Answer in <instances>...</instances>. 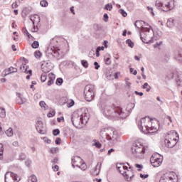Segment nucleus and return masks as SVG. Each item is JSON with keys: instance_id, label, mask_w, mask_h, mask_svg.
Returning a JSON list of instances; mask_svg holds the SVG:
<instances>
[{"instance_id": "nucleus-50", "label": "nucleus", "mask_w": 182, "mask_h": 182, "mask_svg": "<svg viewBox=\"0 0 182 182\" xmlns=\"http://www.w3.org/2000/svg\"><path fill=\"white\" fill-rule=\"evenodd\" d=\"M94 66H95V69H96L97 70L99 69V68H100V65H99L98 62H95Z\"/></svg>"}, {"instance_id": "nucleus-63", "label": "nucleus", "mask_w": 182, "mask_h": 182, "mask_svg": "<svg viewBox=\"0 0 182 182\" xmlns=\"http://www.w3.org/2000/svg\"><path fill=\"white\" fill-rule=\"evenodd\" d=\"M94 29H95L96 31H98L99 25L98 24H94Z\"/></svg>"}, {"instance_id": "nucleus-14", "label": "nucleus", "mask_w": 182, "mask_h": 182, "mask_svg": "<svg viewBox=\"0 0 182 182\" xmlns=\"http://www.w3.org/2000/svg\"><path fill=\"white\" fill-rule=\"evenodd\" d=\"M164 182H174L176 180V173L169 172L164 175V178L162 179Z\"/></svg>"}, {"instance_id": "nucleus-16", "label": "nucleus", "mask_w": 182, "mask_h": 182, "mask_svg": "<svg viewBox=\"0 0 182 182\" xmlns=\"http://www.w3.org/2000/svg\"><path fill=\"white\" fill-rule=\"evenodd\" d=\"M129 168L127 166L124 165V164H117V170H118L120 173V174H122V176H124V173H126V171Z\"/></svg>"}, {"instance_id": "nucleus-59", "label": "nucleus", "mask_w": 182, "mask_h": 182, "mask_svg": "<svg viewBox=\"0 0 182 182\" xmlns=\"http://www.w3.org/2000/svg\"><path fill=\"white\" fill-rule=\"evenodd\" d=\"M53 170L54 171H58V170H59V166L55 165L54 166H53Z\"/></svg>"}, {"instance_id": "nucleus-32", "label": "nucleus", "mask_w": 182, "mask_h": 182, "mask_svg": "<svg viewBox=\"0 0 182 182\" xmlns=\"http://www.w3.org/2000/svg\"><path fill=\"white\" fill-rule=\"evenodd\" d=\"M143 89H146V92H149L151 87L149 85V83L145 82L143 85Z\"/></svg>"}, {"instance_id": "nucleus-36", "label": "nucleus", "mask_w": 182, "mask_h": 182, "mask_svg": "<svg viewBox=\"0 0 182 182\" xmlns=\"http://www.w3.org/2000/svg\"><path fill=\"white\" fill-rule=\"evenodd\" d=\"M17 97H18V99H20L21 102H19L20 105H23V103L25 102V101L23 100V99L22 98V97H21V93H17Z\"/></svg>"}, {"instance_id": "nucleus-35", "label": "nucleus", "mask_w": 182, "mask_h": 182, "mask_svg": "<svg viewBox=\"0 0 182 182\" xmlns=\"http://www.w3.org/2000/svg\"><path fill=\"white\" fill-rule=\"evenodd\" d=\"M105 9L107 11H110L111 9H113V6L111 4H107L105 5Z\"/></svg>"}, {"instance_id": "nucleus-20", "label": "nucleus", "mask_w": 182, "mask_h": 182, "mask_svg": "<svg viewBox=\"0 0 182 182\" xmlns=\"http://www.w3.org/2000/svg\"><path fill=\"white\" fill-rule=\"evenodd\" d=\"M6 76V75H11V73H16L18 72V68L10 67L8 70H5Z\"/></svg>"}, {"instance_id": "nucleus-3", "label": "nucleus", "mask_w": 182, "mask_h": 182, "mask_svg": "<svg viewBox=\"0 0 182 182\" xmlns=\"http://www.w3.org/2000/svg\"><path fill=\"white\" fill-rule=\"evenodd\" d=\"M89 120V117L87 116V114L83 113V114H79L77 112H74L72 114L71 121L77 129H82L86 123H87V121Z\"/></svg>"}, {"instance_id": "nucleus-33", "label": "nucleus", "mask_w": 182, "mask_h": 182, "mask_svg": "<svg viewBox=\"0 0 182 182\" xmlns=\"http://www.w3.org/2000/svg\"><path fill=\"white\" fill-rule=\"evenodd\" d=\"M56 85L58 86H60L63 83V79L62 78H58L55 82Z\"/></svg>"}, {"instance_id": "nucleus-54", "label": "nucleus", "mask_w": 182, "mask_h": 182, "mask_svg": "<svg viewBox=\"0 0 182 182\" xmlns=\"http://www.w3.org/2000/svg\"><path fill=\"white\" fill-rule=\"evenodd\" d=\"M108 20H109V16L107 15V14H104V21H105V22H107Z\"/></svg>"}, {"instance_id": "nucleus-48", "label": "nucleus", "mask_w": 182, "mask_h": 182, "mask_svg": "<svg viewBox=\"0 0 182 182\" xmlns=\"http://www.w3.org/2000/svg\"><path fill=\"white\" fill-rule=\"evenodd\" d=\"M80 168H81V170H82V171L86 170V168H87L86 164L85 163H82L81 164V166H80Z\"/></svg>"}, {"instance_id": "nucleus-40", "label": "nucleus", "mask_w": 182, "mask_h": 182, "mask_svg": "<svg viewBox=\"0 0 182 182\" xmlns=\"http://www.w3.org/2000/svg\"><path fill=\"white\" fill-rule=\"evenodd\" d=\"M92 146H95V147H97V149H100V147H102V144H100V142L97 141L95 142L94 144H92Z\"/></svg>"}, {"instance_id": "nucleus-37", "label": "nucleus", "mask_w": 182, "mask_h": 182, "mask_svg": "<svg viewBox=\"0 0 182 182\" xmlns=\"http://www.w3.org/2000/svg\"><path fill=\"white\" fill-rule=\"evenodd\" d=\"M48 77H49L50 80H55L56 76H55V74H53V73H50L48 75Z\"/></svg>"}, {"instance_id": "nucleus-31", "label": "nucleus", "mask_w": 182, "mask_h": 182, "mask_svg": "<svg viewBox=\"0 0 182 182\" xmlns=\"http://www.w3.org/2000/svg\"><path fill=\"white\" fill-rule=\"evenodd\" d=\"M31 46L33 49H38L39 48V42L38 41H34L32 44Z\"/></svg>"}, {"instance_id": "nucleus-30", "label": "nucleus", "mask_w": 182, "mask_h": 182, "mask_svg": "<svg viewBox=\"0 0 182 182\" xmlns=\"http://www.w3.org/2000/svg\"><path fill=\"white\" fill-rule=\"evenodd\" d=\"M40 106L44 110H46V109H48V105H46V103L44 101H41L40 102Z\"/></svg>"}, {"instance_id": "nucleus-9", "label": "nucleus", "mask_w": 182, "mask_h": 182, "mask_svg": "<svg viewBox=\"0 0 182 182\" xmlns=\"http://www.w3.org/2000/svg\"><path fill=\"white\" fill-rule=\"evenodd\" d=\"M150 161L153 167H160L163 163V157L159 154H155L151 156Z\"/></svg>"}, {"instance_id": "nucleus-64", "label": "nucleus", "mask_w": 182, "mask_h": 182, "mask_svg": "<svg viewBox=\"0 0 182 182\" xmlns=\"http://www.w3.org/2000/svg\"><path fill=\"white\" fill-rule=\"evenodd\" d=\"M135 95H139V96H143L144 93L143 92H139L137 91H135Z\"/></svg>"}, {"instance_id": "nucleus-8", "label": "nucleus", "mask_w": 182, "mask_h": 182, "mask_svg": "<svg viewBox=\"0 0 182 182\" xmlns=\"http://www.w3.org/2000/svg\"><path fill=\"white\" fill-rule=\"evenodd\" d=\"M132 153L134 154L136 157H140V154H144L146 149L140 144H134L131 148Z\"/></svg>"}, {"instance_id": "nucleus-10", "label": "nucleus", "mask_w": 182, "mask_h": 182, "mask_svg": "<svg viewBox=\"0 0 182 182\" xmlns=\"http://www.w3.org/2000/svg\"><path fill=\"white\" fill-rule=\"evenodd\" d=\"M107 139L110 140L112 143L117 141V131L113 128H109L107 129Z\"/></svg>"}, {"instance_id": "nucleus-42", "label": "nucleus", "mask_w": 182, "mask_h": 182, "mask_svg": "<svg viewBox=\"0 0 182 182\" xmlns=\"http://www.w3.org/2000/svg\"><path fill=\"white\" fill-rule=\"evenodd\" d=\"M43 140L45 143H47V144H50V139H49L48 137L45 136L43 138Z\"/></svg>"}, {"instance_id": "nucleus-60", "label": "nucleus", "mask_w": 182, "mask_h": 182, "mask_svg": "<svg viewBox=\"0 0 182 182\" xmlns=\"http://www.w3.org/2000/svg\"><path fill=\"white\" fill-rule=\"evenodd\" d=\"M18 6V4H16V2H14L12 4L11 7L15 9V8H16Z\"/></svg>"}, {"instance_id": "nucleus-21", "label": "nucleus", "mask_w": 182, "mask_h": 182, "mask_svg": "<svg viewBox=\"0 0 182 182\" xmlns=\"http://www.w3.org/2000/svg\"><path fill=\"white\" fill-rule=\"evenodd\" d=\"M175 20L173 18H168L166 25L168 28H174L176 23H174Z\"/></svg>"}, {"instance_id": "nucleus-18", "label": "nucleus", "mask_w": 182, "mask_h": 182, "mask_svg": "<svg viewBox=\"0 0 182 182\" xmlns=\"http://www.w3.org/2000/svg\"><path fill=\"white\" fill-rule=\"evenodd\" d=\"M36 130L40 133V134H45V127H43V123L41 121H38L36 125Z\"/></svg>"}, {"instance_id": "nucleus-26", "label": "nucleus", "mask_w": 182, "mask_h": 182, "mask_svg": "<svg viewBox=\"0 0 182 182\" xmlns=\"http://www.w3.org/2000/svg\"><path fill=\"white\" fill-rule=\"evenodd\" d=\"M81 65L85 68V69H87L89 68V63H87V60H82Z\"/></svg>"}, {"instance_id": "nucleus-25", "label": "nucleus", "mask_w": 182, "mask_h": 182, "mask_svg": "<svg viewBox=\"0 0 182 182\" xmlns=\"http://www.w3.org/2000/svg\"><path fill=\"white\" fill-rule=\"evenodd\" d=\"M20 70H21V72H23V73H26V71L28 70V65H26V64H22L20 66Z\"/></svg>"}, {"instance_id": "nucleus-17", "label": "nucleus", "mask_w": 182, "mask_h": 182, "mask_svg": "<svg viewBox=\"0 0 182 182\" xmlns=\"http://www.w3.org/2000/svg\"><path fill=\"white\" fill-rule=\"evenodd\" d=\"M132 167H129L126 171L124 177H125L126 180L127 181H130L132 178H133V176H134V173L131 170Z\"/></svg>"}, {"instance_id": "nucleus-24", "label": "nucleus", "mask_w": 182, "mask_h": 182, "mask_svg": "<svg viewBox=\"0 0 182 182\" xmlns=\"http://www.w3.org/2000/svg\"><path fill=\"white\" fill-rule=\"evenodd\" d=\"M6 136H8V137H12V136H14V130L12 129V128H9V129H7L6 131Z\"/></svg>"}, {"instance_id": "nucleus-13", "label": "nucleus", "mask_w": 182, "mask_h": 182, "mask_svg": "<svg viewBox=\"0 0 182 182\" xmlns=\"http://www.w3.org/2000/svg\"><path fill=\"white\" fill-rule=\"evenodd\" d=\"M48 56H53V58H59L60 55V49H58L55 47L50 48L47 50Z\"/></svg>"}, {"instance_id": "nucleus-15", "label": "nucleus", "mask_w": 182, "mask_h": 182, "mask_svg": "<svg viewBox=\"0 0 182 182\" xmlns=\"http://www.w3.org/2000/svg\"><path fill=\"white\" fill-rule=\"evenodd\" d=\"M80 163H82V159L80 157L74 156L72 158V166L73 167V168H75V166L80 168Z\"/></svg>"}, {"instance_id": "nucleus-12", "label": "nucleus", "mask_w": 182, "mask_h": 182, "mask_svg": "<svg viewBox=\"0 0 182 182\" xmlns=\"http://www.w3.org/2000/svg\"><path fill=\"white\" fill-rule=\"evenodd\" d=\"M52 69H53V65L50 61H44L41 64V70L43 73H49Z\"/></svg>"}, {"instance_id": "nucleus-11", "label": "nucleus", "mask_w": 182, "mask_h": 182, "mask_svg": "<svg viewBox=\"0 0 182 182\" xmlns=\"http://www.w3.org/2000/svg\"><path fill=\"white\" fill-rule=\"evenodd\" d=\"M18 175L13 172L9 171L5 174V182H18Z\"/></svg>"}, {"instance_id": "nucleus-29", "label": "nucleus", "mask_w": 182, "mask_h": 182, "mask_svg": "<svg viewBox=\"0 0 182 182\" xmlns=\"http://www.w3.org/2000/svg\"><path fill=\"white\" fill-rule=\"evenodd\" d=\"M34 56L36 58V59H39L42 57V53H41L39 50H37L34 53Z\"/></svg>"}, {"instance_id": "nucleus-4", "label": "nucleus", "mask_w": 182, "mask_h": 182, "mask_svg": "<svg viewBox=\"0 0 182 182\" xmlns=\"http://www.w3.org/2000/svg\"><path fill=\"white\" fill-rule=\"evenodd\" d=\"M138 127L143 133H149L151 130H157L156 127L151 125V119L149 117L141 119Z\"/></svg>"}, {"instance_id": "nucleus-46", "label": "nucleus", "mask_w": 182, "mask_h": 182, "mask_svg": "<svg viewBox=\"0 0 182 182\" xmlns=\"http://www.w3.org/2000/svg\"><path fill=\"white\" fill-rule=\"evenodd\" d=\"M35 18H39V16L35 15V16L30 17V19H31V22H33V23H35Z\"/></svg>"}, {"instance_id": "nucleus-47", "label": "nucleus", "mask_w": 182, "mask_h": 182, "mask_svg": "<svg viewBox=\"0 0 182 182\" xmlns=\"http://www.w3.org/2000/svg\"><path fill=\"white\" fill-rule=\"evenodd\" d=\"M148 11L151 14L152 16H154V11H153V9L150 6L146 7Z\"/></svg>"}, {"instance_id": "nucleus-2", "label": "nucleus", "mask_w": 182, "mask_h": 182, "mask_svg": "<svg viewBox=\"0 0 182 182\" xmlns=\"http://www.w3.org/2000/svg\"><path fill=\"white\" fill-rule=\"evenodd\" d=\"M103 114L107 119H126L127 115L123 112L120 107H105Z\"/></svg>"}, {"instance_id": "nucleus-7", "label": "nucleus", "mask_w": 182, "mask_h": 182, "mask_svg": "<svg viewBox=\"0 0 182 182\" xmlns=\"http://www.w3.org/2000/svg\"><path fill=\"white\" fill-rule=\"evenodd\" d=\"M155 5L157 8H161L164 12H168L171 9L170 0H156Z\"/></svg>"}, {"instance_id": "nucleus-39", "label": "nucleus", "mask_w": 182, "mask_h": 182, "mask_svg": "<svg viewBox=\"0 0 182 182\" xmlns=\"http://www.w3.org/2000/svg\"><path fill=\"white\" fill-rule=\"evenodd\" d=\"M119 13L124 16V18H126L127 16V13L124 11L122 9H119Z\"/></svg>"}, {"instance_id": "nucleus-23", "label": "nucleus", "mask_w": 182, "mask_h": 182, "mask_svg": "<svg viewBox=\"0 0 182 182\" xmlns=\"http://www.w3.org/2000/svg\"><path fill=\"white\" fill-rule=\"evenodd\" d=\"M6 117V111L5 110V108H0V117L1 119H5Z\"/></svg>"}, {"instance_id": "nucleus-6", "label": "nucleus", "mask_w": 182, "mask_h": 182, "mask_svg": "<svg viewBox=\"0 0 182 182\" xmlns=\"http://www.w3.org/2000/svg\"><path fill=\"white\" fill-rule=\"evenodd\" d=\"M95 93H96V88L94 85L90 84L85 87L84 95L87 102H92L95 99Z\"/></svg>"}, {"instance_id": "nucleus-5", "label": "nucleus", "mask_w": 182, "mask_h": 182, "mask_svg": "<svg viewBox=\"0 0 182 182\" xmlns=\"http://www.w3.org/2000/svg\"><path fill=\"white\" fill-rule=\"evenodd\" d=\"M176 136H178L177 132L174 131L169 132L165 138V146L168 149H173V147L177 144Z\"/></svg>"}, {"instance_id": "nucleus-56", "label": "nucleus", "mask_w": 182, "mask_h": 182, "mask_svg": "<svg viewBox=\"0 0 182 182\" xmlns=\"http://www.w3.org/2000/svg\"><path fill=\"white\" fill-rule=\"evenodd\" d=\"M140 177H141V178L145 179V178H147L149 177V174H145L144 175V174L141 173Z\"/></svg>"}, {"instance_id": "nucleus-1", "label": "nucleus", "mask_w": 182, "mask_h": 182, "mask_svg": "<svg viewBox=\"0 0 182 182\" xmlns=\"http://www.w3.org/2000/svg\"><path fill=\"white\" fill-rule=\"evenodd\" d=\"M144 23L145 26H149V24H146V22L143 21H136L134 23L136 28L141 27L140 38L144 43H150L154 39V31L153 28L143 26Z\"/></svg>"}, {"instance_id": "nucleus-43", "label": "nucleus", "mask_w": 182, "mask_h": 182, "mask_svg": "<svg viewBox=\"0 0 182 182\" xmlns=\"http://www.w3.org/2000/svg\"><path fill=\"white\" fill-rule=\"evenodd\" d=\"M41 82H46V75L42 74L41 76Z\"/></svg>"}, {"instance_id": "nucleus-45", "label": "nucleus", "mask_w": 182, "mask_h": 182, "mask_svg": "<svg viewBox=\"0 0 182 182\" xmlns=\"http://www.w3.org/2000/svg\"><path fill=\"white\" fill-rule=\"evenodd\" d=\"M125 85L127 87H130V86H132V83L129 82V78L125 79Z\"/></svg>"}, {"instance_id": "nucleus-22", "label": "nucleus", "mask_w": 182, "mask_h": 182, "mask_svg": "<svg viewBox=\"0 0 182 182\" xmlns=\"http://www.w3.org/2000/svg\"><path fill=\"white\" fill-rule=\"evenodd\" d=\"M28 182H38V177L35 175H31L28 179Z\"/></svg>"}, {"instance_id": "nucleus-53", "label": "nucleus", "mask_w": 182, "mask_h": 182, "mask_svg": "<svg viewBox=\"0 0 182 182\" xmlns=\"http://www.w3.org/2000/svg\"><path fill=\"white\" fill-rule=\"evenodd\" d=\"M19 158L20 160H25V159H26V155H25V154H21Z\"/></svg>"}, {"instance_id": "nucleus-52", "label": "nucleus", "mask_w": 182, "mask_h": 182, "mask_svg": "<svg viewBox=\"0 0 182 182\" xmlns=\"http://www.w3.org/2000/svg\"><path fill=\"white\" fill-rule=\"evenodd\" d=\"M105 62L106 65H110V63H112V62L110 61V58H107L106 59H105Z\"/></svg>"}, {"instance_id": "nucleus-51", "label": "nucleus", "mask_w": 182, "mask_h": 182, "mask_svg": "<svg viewBox=\"0 0 182 182\" xmlns=\"http://www.w3.org/2000/svg\"><path fill=\"white\" fill-rule=\"evenodd\" d=\"M100 48H97L96 53H95L97 58H99L100 56Z\"/></svg>"}, {"instance_id": "nucleus-55", "label": "nucleus", "mask_w": 182, "mask_h": 182, "mask_svg": "<svg viewBox=\"0 0 182 182\" xmlns=\"http://www.w3.org/2000/svg\"><path fill=\"white\" fill-rule=\"evenodd\" d=\"M53 116H55V111H53L48 114V117H53Z\"/></svg>"}, {"instance_id": "nucleus-62", "label": "nucleus", "mask_w": 182, "mask_h": 182, "mask_svg": "<svg viewBox=\"0 0 182 182\" xmlns=\"http://www.w3.org/2000/svg\"><path fill=\"white\" fill-rule=\"evenodd\" d=\"M13 146H15V147H18L19 146V143L18 141H14L13 142Z\"/></svg>"}, {"instance_id": "nucleus-41", "label": "nucleus", "mask_w": 182, "mask_h": 182, "mask_svg": "<svg viewBox=\"0 0 182 182\" xmlns=\"http://www.w3.org/2000/svg\"><path fill=\"white\" fill-rule=\"evenodd\" d=\"M73 106H75V101L71 100L68 102V107H72Z\"/></svg>"}, {"instance_id": "nucleus-19", "label": "nucleus", "mask_w": 182, "mask_h": 182, "mask_svg": "<svg viewBox=\"0 0 182 182\" xmlns=\"http://www.w3.org/2000/svg\"><path fill=\"white\" fill-rule=\"evenodd\" d=\"M100 168H102V163L99 162L97 163L95 168L91 171L92 176H99V173H100Z\"/></svg>"}, {"instance_id": "nucleus-58", "label": "nucleus", "mask_w": 182, "mask_h": 182, "mask_svg": "<svg viewBox=\"0 0 182 182\" xmlns=\"http://www.w3.org/2000/svg\"><path fill=\"white\" fill-rule=\"evenodd\" d=\"M61 139L60 138H56L55 143V144H60Z\"/></svg>"}, {"instance_id": "nucleus-27", "label": "nucleus", "mask_w": 182, "mask_h": 182, "mask_svg": "<svg viewBox=\"0 0 182 182\" xmlns=\"http://www.w3.org/2000/svg\"><path fill=\"white\" fill-rule=\"evenodd\" d=\"M40 5L41 6H42L43 8H46V6H48V5H49V4L48 3V1L46 0H42L40 2Z\"/></svg>"}, {"instance_id": "nucleus-38", "label": "nucleus", "mask_w": 182, "mask_h": 182, "mask_svg": "<svg viewBox=\"0 0 182 182\" xmlns=\"http://www.w3.org/2000/svg\"><path fill=\"white\" fill-rule=\"evenodd\" d=\"M23 33H24V35H26V36H28V38H32V36L29 33V32L28 31V30L26 28L23 29Z\"/></svg>"}, {"instance_id": "nucleus-34", "label": "nucleus", "mask_w": 182, "mask_h": 182, "mask_svg": "<svg viewBox=\"0 0 182 182\" xmlns=\"http://www.w3.org/2000/svg\"><path fill=\"white\" fill-rule=\"evenodd\" d=\"M59 151V148L55 147V148H52L50 151L52 154H55V153H58V151Z\"/></svg>"}, {"instance_id": "nucleus-61", "label": "nucleus", "mask_w": 182, "mask_h": 182, "mask_svg": "<svg viewBox=\"0 0 182 182\" xmlns=\"http://www.w3.org/2000/svg\"><path fill=\"white\" fill-rule=\"evenodd\" d=\"M48 86H50L51 85H53V80H50L48 82Z\"/></svg>"}, {"instance_id": "nucleus-57", "label": "nucleus", "mask_w": 182, "mask_h": 182, "mask_svg": "<svg viewBox=\"0 0 182 182\" xmlns=\"http://www.w3.org/2000/svg\"><path fill=\"white\" fill-rule=\"evenodd\" d=\"M168 77L169 79H174V73H171L168 75Z\"/></svg>"}, {"instance_id": "nucleus-28", "label": "nucleus", "mask_w": 182, "mask_h": 182, "mask_svg": "<svg viewBox=\"0 0 182 182\" xmlns=\"http://www.w3.org/2000/svg\"><path fill=\"white\" fill-rule=\"evenodd\" d=\"M126 43L127 45H128V46H129V48H134V43H133V41H132V40L127 39L126 41Z\"/></svg>"}, {"instance_id": "nucleus-49", "label": "nucleus", "mask_w": 182, "mask_h": 182, "mask_svg": "<svg viewBox=\"0 0 182 182\" xmlns=\"http://www.w3.org/2000/svg\"><path fill=\"white\" fill-rule=\"evenodd\" d=\"M130 73H132L134 76H136L137 75V70H136L133 68H130Z\"/></svg>"}, {"instance_id": "nucleus-44", "label": "nucleus", "mask_w": 182, "mask_h": 182, "mask_svg": "<svg viewBox=\"0 0 182 182\" xmlns=\"http://www.w3.org/2000/svg\"><path fill=\"white\" fill-rule=\"evenodd\" d=\"M60 133V131L58 129H54L53 131V136H58V134H59Z\"/></svg>"}]
</instances>
